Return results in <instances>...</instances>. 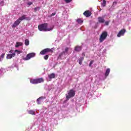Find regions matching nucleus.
Here are the masks:
<instances>
[{"label": "nucleus", "mask_w": 131, "mask_h": 131, "mask_svg": "<svg viewBox=\"0 0 131 131\" xmlns=\"http://www.w3.org/2000/svg\"><path fill=\"white\" fill-rule=\"evenodd\" d=\"M23 20H30V18H29V17H26V15H23L13 23L12 28H16V27L18 26Z\"/></svg>", "instance_id": "obj_1"}, {"label": "nucleus", "mask_w": 131, "mask_h": 131, "mask_svg": "<svg viewBox=\"0 0 131 131\" xmlns=\"http://www.w3.org/2000/svg\"><path fill=\"white\" fill-rule=\"evenodd\" d=\"M48 23L41 24L38 26L39 31H51L54 28H48Z\"/></svg>", "instance_id": "obj_2"}, {"label": "nucleus", "mask_w": 131, "mask_h": 131, "mask_svg": "<svg viewBox=\"0 0 131 131\" xmlns=\"http://www.w3.org/2000/svg\"><path fill=\"white\" fill-rule=\"evenodd\" d=\"M68 51H69V48L67 47L66 48L65 51H62L59 54L58 58L60 59V60H64V59H66V55L68 54Z\"/></svg>", "instance_id": "obj_3"}, {"label": "nucleus", "mask_w": 131, "mask_h": 131, "mask_svg": "<svg viewBox=\"0 0 131 131\" xmlns=\"http://www.w3.org/2000/svg\"><path fill=\"white\" fill-rule=\"evenodd\" d=\"M45 80L42 78H39L37 79H31L30 82L33 84H37L38 83H41V82H43Z\"/></svg>", "instance_id": "obj_4"}, {"label": "nucleus", "mask_w": 131, "mask_h": 131, "mask_svg": "<svg viewBox=\"0 0 131 131\" xmlns=\"http://www.w3.org/2000/svg\"><path fill=\"white\" fill-rule=\"evenodd\" d=\"M66 99L67 101H68L69 99L71 98H73V97L75 96V91H74L73 89L70 90V91H69L68 95H66Z\"/></svg>", "instance_id": "obj_5"}, {"label": "nucleus", "mask_w": 131, "mask_h": 131, "mask_svg": "<svg viewBox=\"0 0 131 131\" xmlns=\"http://www.w3.org/2000/svg\"><path fill=\"white\" fill-rule=\"evenodd\" d=\"M108 36V33L107 32H103L102 33L100 37L99 38L100 42H103L106 38H107V36Z\"/></svg>", "instance_id": "obj_6"}, {"label": "nucleus", "mask_w": 131, "mask_h": 131, "mask_svg": "<svg viewBox=\"0 0 131 131\" xmlns=\"http://www.w3.org/2000/svg\"><path fill=\"white\" fill-rule=\"evenodd\" d=\"M34 57H35V54L34 53H30L28 54L26 57L24 58L23 60L25 61H28V60H30L31 58H33Z\"/></svg>", "instance_id": "obj_7"}, {"label": "nucleus", "mask_w": 131, "mask_h": 131, "mask_svg": "<svg viewBox=\"0 0 131 131\" xmlns=\"http://www.w3.org/2000/svg\"><path fill=\"white\" fill-rule=\"evenodd\" d=\"M50 52L53 53V50L49 48H46L40 51V55H45L47 54V53H50Z\"/></svg>", "instance_id": "obj_8"}, {"label": "nucleus", "mask_w": 131, "mask_h": 131, "mask_svg": "<svg viewBox=\"0 0 131 131\" xmlns=\"http://www.w3.org/2000/svg\"><path fill=\"white\" fill-rule=\"evenodd\" d=\"M126 32L125 29H123L121 30L117 34L118 37H120V36H122V35H124V33Z\"/></svg>", "instance_id": "obj_9"}, {"label": "nucleus", "mask_w": 131, "mask_h": 131, "mask_svg": "<svg viewBox=\"0 0 131 131\" xmlns=\"http://www.w3.org/2000/svg\"><path fill=\"white\" fill-rule=\"evenodd\" d=\"M83 15L85 17H91L92 16V12L89 10H86L83 13Z\"/></svg>", "instance_id": "obj_10"}, {"label": "nucleus", "mask_w": 131, "mask_h": 131, "mask_svg": "<svg viewBox=\"0 0 131 131\" xmlns=\"http://www.w3.org/2000/svg\"><path fill=\"white\" fill-rule=\"evenodd\" d=\"M43 99H46V97L41 96L37 99V103L38 105H40V104H41V103H42V100Z\"/></svg>", "instance_id": "obj_11"}, {"label": "nucleus", "mask_w": 131, "mask_h": 131, "mask_svg": "<svg viewBox=\"0 0 131 131\" xmlns=\"http://www.w3.org/2000/svg\"><path fill=\"white\" fill-rule=\"evenodd\" d=\"M14 57H16V53H13L12 54H7L6 58L7 59H12V58H13Z\"/></svg>", "instance_id": "obj_12"}, {"label": "nucleus", "mask_w": 131, "mask_h": 131, "mask_svg": "<svg viewBox=\"0 0 131 131\" xmlns=\"http://www.w3.org/2000/svg\"><path fill=\"white\" fill-rule=\"evenodd\" d=\"M81 50H82V47L81 46L77 45L75 47L74 51H75V52H80Z\"/></svg>", "instance_id": "obj_13"}, {"label": "nucleus", "mask_w": 131, "mask_h": 131, "mask_svg": "<svg viewBox=\"0 0 131 131\" xmlns=\"http://www.w3.org/2000/svg\"><path fill=\"white\" fill-rule=\"evenodd\" d=\"M99 23H104L105 19L102 17H98V18Z\"/></svg>", "instance_id": "obj_14"}, {"label": "nucleus", "mask_w": 131, "mask_h": 131, "mask_svg": "<svg viewBox=\"0 0 131 131\" xmlns=\"http://www.w3.org/2000/svg\"><path fill=\"white\" fill-rule=\"evenodd\" d=\"M49 78H50V79H52L53 78H55V77H56V75H55L54 73H52L50 75H49L48 76Z\"/></svg>", "instance_id": "obj_15"}, {"label": "nucleus", "mask_w": 131, "mask_h": 131, "mask_svg": "<svg viewBox=\"0 0 131 131\" xmlns=\"http://www.w3.org/2000/svg\"><path fill=\"white\" fill-rule=\"evenodd\" d=\"M23 46V43L21 42H16V45H15V48H19V47Z\"/></svg>", "instance_id": "obj_16"}, {"label": "nucleus", "mask_w": 131, "mask_h": 131, "mask_svg": "<svg viewBox=\"0 0 131 131\" xmlns=\"http://www.w3.org/2000/svg\"><path fill=\"white\" fill-rule=\"evenodd\" d=\"M110 73V69H107V70L105 72V74L106 77H107V76H108V75H109Z\"/></svg>", "instance_id": "obj_17"}, {"label": "nucleus", "mask_w": 131, "mask_h": 131, "mask_svg": "<svg viewBox=\"0 0 131 131\" xmlns=\"http://www.w3.org/2000/svg\"><path fill=\"white\" fill-rule=\"evenodd\" d=\"M84 60V57H80L79 59V64L81 65L82 64V61Z\"/></svg>", "instance_id": "obj_18"}, {"label": "nucleus", "mask_w": 131, "mask_h": 131, "mask_svg": "<svg viewBox=\"0 0 131 131\" xmlns=\"http://www.w3.org/2000/svg\"><path fill=\"white\" fill-rule=\"evenodd\" d=\"M77 22L79 23V24H81L83 23V20L80 18H79L77 19Z\"/></svg>", "instance_id": "obj_19"}, {"label": "nucleus", "mask_w": 131, "mask_h": 131, "mask_svg": "<svg viewBox=\"0 0 131 131\" xmlns=\"http://www.w3.org/2000/svg\"><path fill=\"white\" fill-rule=\"evenodd\" d=\"M102 7H106V0H103L101 3Z\"/></svg>", "instance_id": "obj_20"}, {"label": "nucleus", "mask_w": 131, "mask_h": 131, "mask_svg": "<svg viewBox=\"0 0 131 131\" xmlns=\"http://www.w3.org/2000/svg\"><path fill=\"white\" fill-rule=\"evenodd\" d=\"M39 10H40V7H37L34 8V12L35 13H36V12H37V11H38Z\"/></svg>", "instance_id": "obj_21"}, {"label": "nucleus", "mask_w": 131, "mask_h": 131, "mask_svg": "<svg viewBox=\"0 0 131 131\" xmlns=\"http://www.w3.org/2000/svg\"><path fill=\"white\" fill-rule=\"evenodd\" d=\"M25 46H29V39H26L25 40Z\"/></svg>", "instance_id": "obj_22"}, {"label": "nucleus", "mask_w": 131, "mask_h": 131, "mask_svg": "<svg viewBox=\"0 0 131 131\" xmlns=\"http://www.w3.org/2000/svg\"><path fill=\"white\" fill-rule=\"evenodd\" d=\"M28 113L29 114H31L32 115H35V114L34 113V111H32V110H30L28 111Z\"/></svg>", "instance_id": "obj_23"}, {"label": "nucleus", "mask_w": 131, "mask_h": 131, "mask_svg": "<svg viewBox=\"0 0 131 131\" xmlns=\"http://www.w3.org/2000/svg\"><path fill=\"white\" fill-rule=\"evenodd\" d=\"M66 4H69V3H71L72 0H64Z\"/></svg>", "instance_id": "obj_24"}, {"label": "nucleus", "mask_w": 131, "mask_h": 131, "mask_svg": "<svg viewBox=\"0 0 131 131\" xmlns=\"http://www.w3.org/2000/svg\"><path fill=\"white\" fill-rule=\"evenodd\" d=\"M15 53H17L18 54H21V53H22V51H19L18 50H15Z\"/></svg>", "instance_id": "obj_25"}, {"label": "nucleus", "mask_w": 131, "mask_h": 131, "mask_svg": "<svg viewBox=\"0 0 131 131\" xmlns=\"http://www.w3.org/2000/svg\"><path fill=\"white\" fill-rule=\"evenodd\" d=\"M44 59L45 60H48V59H49V55H46L44 56Z\"/></svg>", "instance_id": "obj_26"}, {"label": "nucleus", "mask_w": 131, "mask_h": 131, "mask_svg": "<svg viewBox=\"0 0 131 131\" xmlns=\"http://www.w3.org/2000/svg\"><path fill=\"white\" fill-rule=\"evenodd\" d=\"M93 63H94V60H92L91 61H90V63L89 64V67H91L92 65H93Z\"/></svg>", "instance_id": "obj_27"}, {"label": "nucleus", "mask_w": 131, "mask_h": 131, "mask_svg": "<svg viewBox=\"0 0 131 131\" xmlns=\"http://www.w3.org/2000/svg\"><path fill=\"white\" fill-rule=\"evenodd\" d=\"M5 53H3V54L1 55V57L2 58H5Z\"/></svg>", "instance_id": "obj_28"}, {"label": "nucleus", "mask_w": 131, "mask_h": 131, "mask_svg": "<svg viewBox=\"0 0 131 131\" xmlns=\"http://www.w3.org/2000/svg\"><path fill=\"white\" fill-rule=\"evenodd\" d=\"M82 56L83 58H84V57H85V53L84 52H83L82 53Z\"/></svg>", "instance_id": "obj_29"}, {"label": "nucleus", "mask_w": 131, "mask_h": 131, "mask_svg": "<svg viewBox=\"0 0 131 131\" xmlns=\"http://www.w3.org/2000/svg\"><path fill=\"white\" fill-rule=\"evenodd\" d=\"M28 5L29 6H31V5H32V2H28Z\"/></svg>", "instance_id": "obj_30"}, {"label": "nucleus", "mask_w": 131, "mask_h": 131, "mask_svg": "<svg viewBox=\"0 0 131 131\" xmlns=\"http://www.w3.org/2000/svg\"><path fill=\"white\" fill-rule=\"evenodd\" d=\"M105 24L106 26H108V25H109V21H105Z\"/></svg>", "instance_id": "obj_31"}, {"label": "nucleus", "mask_w": 131, "mask_h": 131, "mask_svg": "<svg viewBox=\"0 0 131 131\" xmlns=\"http://www.w3.org/2000/svg\"><path fill=\"white\" fill-rule=\"evenodd\" d=\"M113 5H114V6H116V5H117V2H114L113 3Z\"/></svg>", "instance_id": "obj_32"}, {"label": "nucleus", "mask_w": 131, "mask_h": 131, "mask_svg": "<svg viewBox=\"0 0 131 131\" xmlns=\"http://www.w3.org/2000/svg\"><path fill=\"white\" fill-rule=\"evenodd\" d=\"M55 15H56V13H52V14L51 15V17H52V16H55Z\"/></svg>", "instance_id": "obj_33"}, {"label": "nucleus", "mask_w": 131, "mask_h": 131, "mask_svg": "<svg viewBox=\"0 0 131 131\" xmlns=\"http://www.w3.org/2000/svg\"><path fill=\"white\" fill-rule=\"evenodd\" d=\"M9 53H10V54H12L13 53V50H10L9 51Z\"/></svg>", "instance_id": "obj_34"}, {"label": "nucleus", "mask_w": 131, "mask_h": 131, "mask_svg": "<svg viewBox=\"0 0 131 131\" xmlns=\"http://www.w3.org/2000/svg\"><path fill=\"white\" fill-rule=\"evenodd\" d=\"M18 1H20V0H18Z\"/></svg>", "instance_id": "obj_35"}]
</instances>
